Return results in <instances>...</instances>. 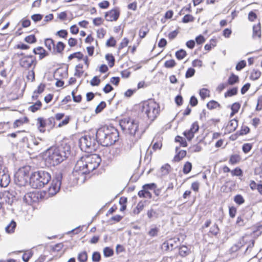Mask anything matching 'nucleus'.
I'll list each match as a JSON object with an SVG mask.
<instances>
[{
	"mask_svg": "<svg viewBox=\"0 0 262 262\" xmlns=\"http://www.w3.org/2000/svg\"><path fill=\"white\" fill-rule=\"evenodd\" d=\"M101 159L97 155H91L82 157L77 161L74 168L73 174L83 175L89 173L96 169L100 164Z\"/></svg>",
	"mask_w": 262,
	"mask_h": 262,
	"instance_id": "1",
	"label": "nucleus"
},
{
	"mask_svg": "<svg viewBox=\"0 0 262 262\" xmlns=\"http://www.w3.org/2000/svg\"><path fill=\"white\" fill-rule=\"evenodd\" d=\"M70 154V146L62 143L57 147H51L48 150L45 161L50 166H54L66 160Z\"/></svg>",
	"mask_w": 262,
	"mask_h": 262,
	"instance_id": "2",
	"label": "nucleus"
},
{
	"mask_svg": "<svg viewBox=\"0 0 262 262\" xmlns=\"http://www.w3.org/2000/svg\"><path fill=\"white\" fill-rule=\"evenodd\" d=\"M99 144L108 146L114 144L119 139V132L113 126H104L99 128L95 133Z\"/></svg>",
	"mask_w": 262,
	"mask_h": 262,
	"instance_id": "3",
	"label": "nucleus"
},
{
	"mask_svg": "<svg viewBox=\"0 0 262 262\" xmlns=\"http://www.w3.org/2000/svg\"><path fill=\"white\" fill-rule=\"evenodd\" d=\"M119 125L122 130L135 138L136 142L141 138L142 133L139 130V122L130 118H124L119 121Z\"/></svg>",
	"mask_w": 262,
	"mask_h": 262,
	"instance_id": "4",
	"label": "nucleus"
},
{
	"mask_svg": "<svg viewBox=\"0 0 262 262\" xmlns=\"http://www.w3.org/2000/svg\"><path fill=\"white\" fill-rule=\"evenodd\" d=\"M51 179L50 172L45 170H38L30 175V185L33 188L40 189L48 184Z\"/></svg>",
	"mask_w": 262,
	"mask_h": 262,
	"instance_id": "5",
	"label": "nucleus"
},
{
	"mask_svg": "<svg viewBox=\"0 0 262 262\" xmlns=\"http://www.w3.org/2000/svg\"><path fill=\"white\" fill-rule=\"evenodd\" d=\"M94 135V133L92 135L89 134L79 139V146L82 150L86 152H92L97 149L99 143L96 136L95 137Z\"/></svg>",
	"mask_w": 262,
	"mask_h": 262,
	"instance_id": "6",
	"label": "nucleus"
},
{
	"mask_svg": "<svg viewBox=\"0 0 262 262\" xmlns=\"http://www.w3.org/2000/svg\"><path fill=\"white\" fill-rule=\"evenodd\" d=\"M141 111L144 116H146L148 119L154 121L159 113L158 104L152 100L145 101L141 104Z\"/></svg>",
	"mask_w": 262,
	"mask_h": 262,
	"instance_id": "7",
	"label": "nucleus"
},
{
	"mask_svg": "<svg viewBox=\"0 0 262 262\" xmlns=\"http://www.w3.org/2000/svg\"><path fill=\"white\" fill-rule=\"evenodd\" d=\"M63 178V174L61 171H57L54 173L51 185L48 188L49 195L53 196L59 192Z\"/></svg>",
	"mask_w": 262,
	"mask_h": 262,
	"instance_id": "8",
	"label": "nucleus"
},
{
	"mask_svg": "<svg viewBox=\"0 0 262 262\" xmlns=\"http://www.w3.org/2000/svg\"><path fill=\"white\" fill-rule=\"evenodd\" d=\"M29 166H25L20 168L14 174V181L15 183L20 186L25 185L29 178Z\"/></svg>",
	"mask_w": 262,
	"mask_h": 262,
	"instance_id": "9",
	"label": "nucleus"
},
{
	"mask_svg": "<svg viewBox=\"0 0 262 262\" xmlns=\"http://www.w3.org/2000/svg\"><path fill=\"white\" fill-rule=\"evenodd\" d=\"M19 63L20 67L27 69L31 68L32 66H33V69H34L36 66L37 61L35 59L30 60L29 59H27V57H23L19 60ZM31 72L33 76V79H34L35 78V74L33 70L31 71Z\"/></svg>",
	"mask_w": 262,
	"mask_h": 262,
	"instance_id": "10",
	"label": "nucleus"
},
{
	"mask_svg": "<svg viewBox=\"0 0 262 262\" xmlns=\"http://www.w3.org/2000/svg\"><path fill=\"white\" fill-rule=\"evenodd\" d=\"M39 194L35 191L26 193L23 197V201L27 204H31L37 202L39 200Z\"/></svg>",
	"mask_w": 262,
	"mask_h": 262,
	"instance_id": "11",
	"label": "nucleus"
},
{
	"mask_svg": "<svg viewBox=\"0 0 262 262\" xmlns=\"http://www.w3.org/2000/svg\"><path fill=\"white\" fill-rule=\"evenodd\" d=\"M121 153V149L119 148L112 147L108 149L105 150L103 152L104 156L108 161L112 160L115 157L119 156Z\"/></svg>",
	"mask_w": 262,
	"mask_h": 262,
	"instance_id": "12",
	"label": "nucleus"
},
{
	"mask_svg": "<svg viewBox=\"0 0 262 262\" xmlns=\"http://www.w3.org/2000/svg\"><path fill=\"white\" fill-rule=\"evenodd\" d=\"M120 15V12L117 9H113L106 12L105 14V18L107 21H116Z\"/></svg>",
	"mask_w": 262,
	"mask_h": 262,
	"instance_id": "13",
	"label": "nucleus"
},
{
	"mask_svg": "<svg viewBox=\"0 0 262 262\" xmlns=\"http://www.w3.org/2000/svg\"><path fill=\"white\" fill-rule=\"evenodd\" d=\"M10 182V178L8 169L0 175V186L6 187Z\"/></svg>",
	"mask_w": 262,
	"mask_h": 262,
	"instance_id": "14",
	"label": "nucleus"
},
{
	"mask_svg": "<svg viewBox=\"0 0 262 262\" xmlns=\"http://www.w3.org/2000/svg\"><path fill=\"white\" fill-rule=\"evenodd\" d=\"M246 238L247 236L243 237L239 242L233 245L230 249V252L234 253L236 252L238 250L242 249L244 247V243L247 244V243Z\"/></svg>",
	"mask_w": 262,
	"mask_h": 262,
	"instance_id": "15",
	"label": "nucleus"
},
{
	"mask_svg": "<svg viewBox=\"0 0 262 262\" xmlns=\"http://www.w3.org/2000/svg\"><path fill=\"white\" fill-rule=\"evenodd\" d=\"M33 52L35 54L39 55V58L40 60L48 55V53L41 47L34 48Z\"/></svg>",
	"mask_w": 262,
	"mask_h": 262,
	"instance_id": "16",
	"label": "nucleus"
},
{
	"mask_svg": "<svg viewBox=\"0 0 262 262\" xmlns=\"http://www.w3.org/2000/svg\"><path fill=\"white\" fill-rule=\"evenodd\" d=\"M45 45L48 49L52 51V53L55 54V45L54 41L51 38H47L45 40Z\"/></svg>",
	"mask_w": 262,
	"mask_h": 262,
	"instance_id": "17",
	"label": "nucleus"
},
{
	"mask_svg": "<svg viewBox=\"0 0 262 262\" xmlns=\"http://www.w3.org/2000/svg\"><path fill=\"white\" fill-rule=\"evenodd\" d=\"M36 125L39 130L41 133H44L45 132L44 128L47 125L46 120L42 117L38 118L37 119Z\"/></svg>",
	"mask_w": 262,
	"mask_h": 262,
	"instance_id": "18",
	"label": "nucleus"
},
{
	"mask_svg": "<svg viewBox=\"0 0 262 262\" xmlns=\"http://www.w3.org/2000/svg\"><path fill=\"white\" fill-rule=\"evenodd\" d=\"M40 144V142H38L37 139L35 138H31L30 142L27 143V147L30 148H33L35 150L39 151V148L37 146Z\"/></svg>",
	"mask_w": 262,
	"mask_h": 262,
	"instance_id": "19",
	"label": "nucleus"
},
{
	"mask_svg": "<svg viewBox=\"0 0 262 262\" xmlns=\"http://www.w3.org/2000/svg\"><path fill=\"white\" fill-rule=\"evenodd\" d=\"M238 126V121L236 119L231 120L227 126V128L229 132L234 131Z\"/></svg>",
	"mask_w": 262,
	"mask_h": 262,
	"instance_id": "20",
	"label": "nucleus"
},
{
	"mask_svg": "<svg viewBox=\"0 0 262 262\" xmlns=\"http://www.w3.org/2000/svg\"><path fill=\"white\" fill-rule=\"evenodd\" d=\"M256 37H258L259 38L261 37L260 24L259 23L253 27V37L255 38Z\"/></svg>",
	"mask_w": 262,
	"mask_h": 262,
	"instance_id": "21",
	"label": "nucleus"
},
{
	"mask_svg": "<svg viewBox=\"0 0 262 262\" xmlns=\"http://www.w3.org/2000/svg\"><path fill=\"white\" fill-rule=\"evenodd\" d=\"M16 223L12 220L10 223L6 227L5 230L8 233H12L14 232L15 229L16 227Z\"/></svg>",
	"mask_w": 262,
	"mask_h": 262,
	"instance_id": "22",
	"label": "nucleus"
},
{
	"mask_svg": "<svg viewBox=\"0 0 262 262\" xmlns=\"http://www.w3.org/2000/svg\"><path fill=\"white\" fill-rule=\"evenodd\" d=\"M138 194L140 198L151 199L152 197L151 193L148 190L143 188L138 192Z\"/></svg>",
	"mask_w": 262,
	"mask_h": 262,
	"instance_id": "23",
	"label": "nucleus"
},
{
	"mask_svg": "<svg viewBox=\"0 0 262 262\" xmlns=\"http://www.w3.org/2000/svg\"><path fill=\"white\" fill-rule=\"evenodd\" d=\"M186 155V151L185 150H181L177 153L174 157V160L176 162L180 161Z\"/></svg>",
	"mask_w": 262,
	"mask_h": 262,
	"instance_id": "24",
	"label": "nucleus"
},
{
	"mask_svg": "<svg viewBox=\"0 0 262 262\" xmlns=\"http://www.w3.org/2000/svg\"><path fill=\"white\" fill-rule=\"evenodd\" d=\"M42 105V103L40 101L38 100L34 104L29 106L28 110L33 113H35L37 111L40 109Z\"/></svg>",
	"mask_w": 262,
	"mask_h": 262,
	"instance_id": "25",
	"label": "nucleus"
},
{
	"mask_svg": "<svg viewBox=\"0 0 262 262\" xmlns=\"http://www.w3.org/2000/svg\"><path fill=\"white\" fill-rule=\"evenodd\" d=\"M238 92V89L237 87H234L229 89L224 94L225 97L227 98L228 97H232L236 95Z\"/></svg>",
	"mask_w": 262,
	"mask_h": 262,
	"instance_id": "26",
	"label": "nucleus"
},
{
	"mask_svg": "<svg viewBox=\"0 0 262 262\" xmlns=\"http://www.w3.org/2000/svg\"><path fill=\"white\" fill-rule=\"evenodd\" d=\"M29 119L27 117H25L23 118H20L15 121L13 123V126L14 127H17L25 123H27Z\"/></svg>",
	"mask_w": 262,
	"mask_h": 262,
	"instance_id": "27",
	"label": "nucleus"
},
{
	"mask_svg": "<svg viewBox=\"0 0 262 262\" xmlns=\"http://www.w3.org/2000/svg\"><path fill=\"white\" fill-rule=\"evenodd\" d=\"M239 81L238 76L232 73L228 79V83L230 85H233Z\"/></svg>",
	"mask_w": 262,
	"mask_h": 262,
	"instance_id": "28",
	"label": "nucleus"
},
{
	"mask_svg": "<svg viewBox=\"0 0 262 262\" xmlns=\"http://www.w3.org/2000/svg\"><path fill=\"white\" fill-rule=\"evenodd\" d=\"M77 259L79 262H86L88 260V254L86 252L84 251L80 252L78 254Z\"/></svg>",
	"mask_w": 262,
	"mask_h": 262,
	"instance_id": "29",
	"label": "nucleus"
},
{
	"mask_svg": "<svg viewBox=\"0 0 262 262\" xmlns=\"http://www.w3.org/2000/svg\"><path fill=\"white\" fill-rule=\"evenodd\" d=\"M221 107V105L217 102L214 100H211L207 104V107L209 110H213L216 107Z\"/></svg>",
	"mask_w": 262,
	"mask_h": 262,
	"instance_id": "30",
	"label": "nucleus"
},
{
	"mask_svg": "<svg viewBox=\"0 0 262 262\" xmlns=\"http://www.w3.org/2000/svg\"><path fill=\"white\" fill-rule=\"evenodd\" d=\"M175 55L178 60H182L187 55V53L184 50L180 49L176 52Z\"/></svg>",
	"mask_w": 262,
	"mask_h": 262,
	"instance_id": "31",
	"label": "nucleus"
},
{
	"mask_svg": "<svg viewBox=\"0 0 262 262\" xmlns=\"http://www.w3.org/2000/svg\"><path fill=\"white\" fill-rule=\"evenodd\" d=\"M179 254L183 257H185L189 254L188 248L187 246L183 245L179 248Z\"/></svg>",
	"mask_w": 262,
	"mask_h": 262,
	"instance_id": "32",
	"label": "nucleus"
},
{
	"mask_svg": "<svg viewBox=\"0 0 262 262\" xmlns=\"http://www.w3.org/2000/svg\"><path fill=\"white\" fill-rule=\"evenodd\" d=\"M144 207V203L142 201L139 202L136 208L134 209L133 213L135 214H139L140 212L143 210Z\"/></svg>",
	"mask_w": 262,
	"mask_h": 262,
	"instance_id": "33",
	"label": "nucleus"
},
{
	"mask_svg": "<svg viewBox=\"0 0 262 262\" xmlns=\"http://www.w3.org/2000/svg\"><path fill=\"white\" fill-rule=\"evenodd\" d=\"M103 255L106 257H108L114 255V250L109 247H106L103 249Z\"/></svg>",
	"mask_w": 262,
	"mask_h": 262,
	"instance_id": "34",
	"label": "nucleus"
},
{
	"mask_svg": "<svg viewBox=\"0 0 262 262\" xmlns=\"http://www.w3.org/2000/svg\"><path fill=\"white\" fill-rule=\"evenodd\" d=\"M247 221V219L245 217L244 214H242L237 217L236 224L238 226H243L245 225Z\"/></svg>",
	"mask_w": 262,
	"mask_h": 262,
	"instance_id": "35",
	"label": "nucleus"
},
{
	"mask_svg": "<svg viewBox=\"0 0 262 262\" xmlns=\"http://www.w3.org/2000/svg\"><path fill=\"white\" fill-rule=\"evenodd\" d=\"M105 59L108 61L110 68H112L115 64V58L112 54H107L105 55Z\"/></svg>",
	"mask_w": 262,
	"mask_h": 262,
	"instance_id": "36",
	"label": "nucleus"
},
{
	"mask_svg": "<svg viewBox=\"0 0 262 262\" xmlns=\"http://www.w3.org/2000/svg\"><path fill=\"white\" fill-rule=\"evenodd\" d=\"M74 58H77L79 60L83 58V55L81 52H77L70 54L68 57L69 60H72Z\"/></svg>",
	"mask_w": 262,
	"mask_h": 262,
	"instance_id": "37",
	"label": "nucleus"
},
{
	"mask_svg": "<svg viewBox=\"0 0 262 262\" xmlns=\"http://www.w3.org/2000/svg\"><path fill=\"white\" fill-rule=\"evenodd\" d=\"M65 47L66 45L63 42L61 41L58 42L57 45L55 46V53H61Z\"/></svg>",
	"mask_w": 262,
	"mask_h": 262,
	"instance_id": "38",
	"label": "nucleus"
},
{
	"mask_svg": "<svg viewBox=\"0 0 262 262\" xmlns=\"http://www.w3.org/2000/svg\"><path fill=\"white\" fill-rule=\"evenodd\" d=\"M175 142H179L180 143V146L182 147H186L187 146V143L186 141V140L180 136H177L175 138Z\"/></svg>",
	"mask_w": 262,
	"mask_h": 262,
	"instance_id": "39",
	"label": "nucleus"
},
{
	"mask_svg": "<svg viewBox=\"0 0 262 262\" xmlns=\"http://www.w3.org/2000/svg\"><path fill=\"white\" fill-rule=\"evenodd\" d=\"M192 169V164L190 162H186L183 167V171L185 174H188L190 172Z\"/></svg>",
	"mask_w": 262,
	"mask_h": 262,
	"instance_id": "40",
	"label": "nucleus"
},
{
	"mask_svg": "<svg viewBox=\"0 0 262 262\" xmlns=\"http://www.w3.org/2000/svg\"><path fill=\"white\" fill-rule=\"evenodd\" d=\"M255 241L254 239H251L249 241V243L248 244V245L245 249L244 252L245 254H248L250 253L252 249L254 247Z\"/></svg>",
	"mask_w": 262,
	"mask_h": 262,
	"instance_id": "41",
	"label": "nucleus"
},
{
	"mask_svg": "<svg viewBox=\"0 0 262 262\" xmlns=\"http://www.w3.org/2000/svg\"><path fill=\"white\" fill-rule=\"evenodd\" d=\"M261 75V72L258 70H253L252 72L250 78L252 80H257Z\"/></svg>",
	"mask_w": 262,
	"mask_h": 262,
	"instance_id": "42",
	"label": "nucleus"
},
{
	"mask_svg": "<svg viewBox=\"0 0 262 262\" xmlns=\"http://www.w3.org/2000/svg\"><path fill=\"white\" fill-rule=\"evenodd\" d=\"M234 201L240 205L245 202V200L241 194H237L234 197Z\"/></svg>",
	"mask_w": 262,
	"mask_h": 262,
	"instance_id": "43",
	"label": "nucleus"
},
{
	"mask_svg": "<svg viewBox=\"0 0 262 262\" xmlns=\"http://www.w3.org/2000/svg\"><path fill=\"white\" fill-rule=\"evenodd\" d=\"M106 104L104 101H101L96 107L95 113L96 114L100 113L106 107Z\"/></svg>",
	"mask_w": 262,
	"mask_h": 262,
	"instance_id": "44",
	"label": "nucleus"
},
{
	"mask_svg": "<svg viewBox=\"0 0 262 262\" xmlns=\"http://www.w3.org/2000/svg\"><path fill=\"white\" fill-rule=\"evenodd\" d=\"M240 157L238 155H232L231 156L229 162L232 164H235L240 161Z\"/></svg>",
	"mask_w": 262,
	"mask_h": 262,
	"instance_id": "45",
	"label": "nucleus"
},
{
	"mask_svg": "<svg viewBox=\"0 0 262 262\" xmlns=\"http://www.w3.org/2000/svg\"><path fill=\"white\" fill-rule=\"evenodd\" d=\"M219 230L218 225L216 224H214V225L210 228L209 232L212 235L216 236L219 233Z\"/></svg>",
	"mask_w": 262,
	"mask_h": 262,
	"instance_id": "46",
	"label": "nucleus"
},
{
	"mask_svg": "<svg viewBox=\"0 0 262 262\" xmlns=\"http://www.w3.org/2000/svg\"><path fill=\"white\" fill-rule=\"evenodd\" d=\"M209 91L205 88H203L200 90L199 94L202 99L204 100L205 98L209 96Z\"/></svg>",
	"mask_w": 262,
	"mask_h": 262,
	"instance_id": "47",
	"label": "nucleus"
},
{
	"mask_svg": "<svg viewBox=\"0 0 262 262\" xmlns=\"http://www.w3.org/2000/svg\"><path fill=\"white\" fill-rule=\"evenodd\" d=\"M25 41L29 43H33L36 42L37 40L34 35H30L25 37Z\"/></svg>",
	"mask_w": 262,
	"mask_h": 262,
	"instance_id": "48",
	"label": "nucleus"
},
{
	"mask_svg": "<svg viewBox=\"0 0 262 262\" xmlns=\"http://www.w3.org/2000/svg\"><path fill=\"white\" fill-rule=\"evenodd\" d=\"M176 65V62L173 59L167 60L164 63V67L166 68H172Z\"/></svg>",
	"mask_w": 262,
	"mask_h": 262,
	"instance_id": "49",
	"label": "nucleus"
},
{
	"mask_svg": "<svg viewBox=\"0 0 262 262\" xmlns=\"http://www.w3.org/2000/svg\"><path fill=\"white\" fill-rule=\"evenodd\" d=\"M194 17L190 14H186L182 18V22L183 23H188L193 21L194 20Z\"/></svg>",
	"mask_w": 262,
	"mask_h": 262,
	"instance_id": "50",
	"label": "nucleus"
},
{
	"mask_svg": "<svg viewBox=\"0 0 262 262\" xmlns=\"http://www.w3.org/2000/svg\"><path fill=\"white\" fill-rule=\"evenodd\" d=\"M252 145L250 143H245L242 146V150L245 154L249 152L252 149Z\"/></svg>",
	"mask_w": 262,
	"mask_h": 262,
	"instance_id": "51",
	"label": "nucleus"
},
{
	"mask_svg": "<svg viewBox=\"0 0 262 262\" xmlns=\"http://www.w3.org/2000/svg\"><path fill=\"white\" fill-rule=\"evenodd\" d=\"M101 259V255L99 252H94L92 255V260L93 262H99Z\"/></svg>",
	"mask_w": 262,
	"mask_h": 262,
	"instance_id": "52",
	"label": "nucleus"
},
{
	"mask_svg": "<svg viewBox=\"0 0 262 262\" xmlns=\"http://www.w3.org/2000/svg\"><path fill=\"white\" fill-rule=\"evenodd\" d=\"M183 135L187 138L188 141H190L194 137V134L189 130H186L183 133Z\"/></svg>",
	"mask_w": 262,
	"mask_h": 262,
	"instance_id": "53",
	"label": "nucleus"
},
{
	"mask_svg": "<svg viewBox=\"0 0 262 262\" xmlns=\"http://www.w3.org/2000/svg\"><path fill=\"white\" fill-rule=\"evenodd\" d=\"M246 66V62L244 60H242L238 62L236 66L235 69L237 71H241Z\"/></svg>",
	"mask_w": 262,
	"mask_h": 262,
	"instance_id": "54",
	"label": "nucleus"
},
{
	"mask_svg": "<svg viewBox=\"0 0 262 262\" xmlns=\"http://www.w3.org/2000/svg\"><path fill=\"white\" fill-rule=\"evenodd\" d=\"M100 79L97 76H94L91 80L90 83L93 86H98L100 83Z\"/></svg>",
	"mask_w": 262,
	"mask_h": 262,
	"instance_id": "55",
	"label": "nucleus"
},
{
	"mask_svg": "<svg viewBox=\"0 0 262 262\" xmlns=\"http://www.w3.org/2000/svg\"><path fill=\"white\" fill-rule=\"evenodd\" d=\"M199 124L197 122H195L192 124L191 127L189 130L194 134V133H196L199 130Z\"/></svg>",
	"mask_w": 262,
	"mask_h": 262,
	"instance_id": "56",
	"label": "nucleus"
},
{
	"mask_svg": "<svg viewBox=\"0 0 262 262\" xmlns=\"http://www.w3.org/2000/svg\"><path fill=\"white\" fill-rule=\"evenodd\" d=\"M262 233V225L258 226L255 229L253 230V236H258Z\"/></svg>",
	"mask_w": 262,
	"mask_h": 262,
	"instance_id": "57",
	"label": "nucleus"
},
{
	"mask_svg": "<svg viewBox=\"0 0 262 262\" xmlns=\"http://www.w3.org/2000/svg\"><path fill=\"white\" fill-rule=\"evenodd\" d=\"M159 229L157 227L151 228L148 232V235L151 237H155L158 235Z\"/></svg>",
	"mask_w": 262,
	"mask_h": 262,
	"instance_id": "58",
	"label": "nucleus"
},
{
	"mask_svg": "<svg viewBox=\"0 0 262 262\" xmlns=\"http://www.w3.org/2000/svg\"><path fill=\"white\" fill-rule=\"evenodd\" d=\"M249 132L250 128L248 126H244L242 127L241 129L237 132V134L240 136H243L247 134Z\"/></svg>",
	"mask_w": 262,
	"mask_h": 262,
	"instance_id": "59",
	"label": "nucleus"
},
{
	"mask_svg": "<svg viewBox=\"0 0 262 262\" xmlns=\"http://www.w3.org/2000/svg\"><path fill=\"white\" fill-rule=\"evenodd\" d=\"M195 72V71L194 69L192 68H189L186 72L185 77L188 78L192 77L194 75Z\"/></svg>",
	"mask_w": 262,
	"mask_h": 262,
	"instance_id": "60",
	"label": "nucleus"
},
{
	"mask_svg": "<svg viewBox=\"0 0 262 262\" xmlns=\"http://www.w3.org/2000/svg\"><path fill=\"white\" fill-rule=\"evenodd\" d=\"M43 15L40 14H35L31 16V19L35 22H38L42 19Z\"/></svg>",
	"mask_w": 262,
	"mask_h": 262,
	"instance_id": "61",
	"label": "nucleus"
},
{
	"mask_svg": "<svg viewBox=\"0 0 262 262\" xmlns=\"http://www.w3.org/2000/svg\"><path fill=\"white\" fill-rule=\"evenodd\" d=\"M47 125L49 126L50 127L52 128L54 126L55 122V118L51 117L49 118L46 120Z\"/></svg>",
	"mask_w": 262,
	"mask_h": 262,
	"instance_id": "62",
	"label": "nucleus"
},
{
	"mask_svg": "<svg viewBox=\"0 0 262 262\" xmlns=\"http://www.w3.org/2000/svg\"><path fill=\"white\" fill-rule=\"evenodd\" d=\"M32 253L31 252H29L28 253H25L23 255L22 259L24 262H28L31 257L32 256Z\"/></svg>",
	"mask_w": 262,
	"mask_h": 262,
	"instance_id": "63",
	"label": "nucleus"
},
{
	"mask_svg": "<svg viewBox=\"0 0 262 262\" xmlns=\"http://www.w3.org/2000/svg\"><path fill=\"white\" fill-rule=\"evenodd\" d=\"M262 110V96L258 97L257 99V103L256 106V110L260 111Z\"/></svg>",
	"mask_w": 262,
	"mask_h": 262,
	"instance_id": "64",
	"label": "nucleus"
}]
</instances>
